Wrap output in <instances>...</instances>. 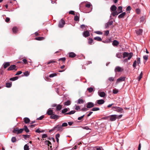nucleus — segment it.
Here are the masks:
<instances>
[{
	"instance_id": "f257e3e1",
	"label": "nucleus",
	"mask_w": 150,
	"mask_h": 150,
	"mask_svg": "<svg viewBox=\"0 0 150 150\" xmlns=\"http://www.w3.org/2000/svg\"><path fill=\"white\" fill-rule=\"evenodd\" d=\"M133 56V53L130 52L129 53L127 52H124L123 54L122 57L125 58L126 57H128V60H130Z\"/></svg>"
},
{
	"instance_id": "f03ea898",
	"label": "nucleus",
	"mask_w": 150,
	"mask_h": 150,
	"mask_svg": "<svg viewBox=\"0 0 150 150\" xmlns=\"http://www.w3.org/2000/svg\"><path fill=\"white\" fill-rule=\"evenodd\" d=\"M112 109L115 111L120 112H122L123 110V109L122 108L117 106L113 107Z\"/></svg>"
},
{
	"instance_id": "7ed1b4c3",
	"label": "nucleus",
	"mask_w": 150,
	"mask_h": 150,
	"mask_svg": "<svg viewBox=\"0 0 150 150\" xmlns=\"http://www.w3.org/2000/svg\"><path fill=\"white\" fill-rule=\"evenodd\" d=\"M125 78L126 77L125 76H121L117 80L116 83L117 84L120 82L125 81Z\"/></svg>"
},
{
	"instance_id": "20e7f679",
	"label": "nucleus",
	"mask_w": 150,
	"mask_h": 150,
	"mask_svg": "<svg viewBox=\"0 0 150 150\" xmlns=\"http://www.w3.org/2000/svg\"><path fill=\"white\" fill-rule=\"evenodd\" d=\"M65 24V22L62 19L59 23L58 26L60 28H62L63 27Z\"/></svg>"
},
{
	"instance_id": "39448f33",
	"label": "nucleus",
	"mask_w": 150,
	"mask_h": 150,
	"mask_svg": "<svg viewBox=\"0 0 150 150\" xmlns=\"http://www.w3.org/2000/svg\"><path fill=\"white\" fill-rule=\"evenodd\" d=\"M109 117L110 120L112 121L115 120L117 118V115H111Z\"/></svg>"
},
{
	"instance_id": "423d86ee",
	"label": "nucleus",
	"mask_w": 150,
	"mask_h": 150,
	"mask_svg": "<svg viewBox=\"0 0 150 150\" xmlns=\"http://www.w3.org/2000/svg\"><path fill=\"white\" fill-rule=\"evenodd\" d=\"M16 66L15 65H11L8 69V71H11L12 70H15L16 71L17 69H16Z\"/></svg>"
},
{
	"instance_id": "0eeeda50",
	"label": "nucleus",
	"mask_w": 150,
	"mask_h": 150,
	"mask_svg": "<svg viewBox=\"0 0 150 150\" xmlns=\"http://www.w3.org/2000/svg\"><path fill=\"white\" fill-rule=\"evenodd\" d=\"M62 127L61 125H58L54 127L53 130H56L57 131H61Z\"/></svg>"
},
{
	"instance_id": "6e6552de",
	"label": "nucleus",
	"mask_w": 150,
	"mask_h": 150,
	"mask_svg": "<svg viewBox=\"0 0 150 150\" xmlns=\"http://www.w3.org/2000/svg\"><path fill=\"white\" fill-rule=\"evenodd\" d=\"M123 70V69L119 66L116 67L115 69V72H119L122 71Z\"/></svg>"
},
{
	"instance_id": "1a4fd4ad",
	"label": "nucleus",
	"mask_w": 150,
	"mask_h": 150,
	"mask_svg": "<svg viewBox=\"0 0 150 150\" xmlns=\"http://www.w3.org/2000/svg\"><path fill=\"white\" fill-rule=\"evenodd\" d=\"M86 107L87 108H91L94 106V104L93 103L91 102H89L86 104Z\"/></svg>"
},
{
	"instance_id": "9d476101",
	"label": "nucleus",
	"mask_w": 150,
	"mask_h": 150,
	"mask_svg": "<svg viewBox=\"0 0 150 150\" xmlns=\"http://www.w3.org/2000/svg\"><path fill=\"white\" fill-rule=\"evenodd\" d=\"M60 117V116L58 115H55L54 114H53L50 116V117L51 119H57Z\"/></svg>"
},
{
	"instance_id": "9b49d317",
	"label": "nucleus",
	"mask_w": 150,
	"mask_h": 150,
	"mask_svg": "<svg viewBox=\"0 0 150 150\" xmlns=\"http://www.w3.org/2000/svg\"><path fill=\"white\" fill-rule=\"evenodd\" d=\"M89 32L88 31H85L83 33V36L86 37L89 36Z\"/></svg>"
},
{
	"instance_id": "f8f14e48",
	"label": "nucleus",
	"mask_w": 150,
	"mask_h": 150,
	"mask_svg": "<svg viewBox=\"0 0 150 150\" xmlns=\"http://www.w3.org/2000/svg\"><path fill=\"white\" fill-rule=\"evenodd\" d=\"M98 94L101 97H103L105 96V93L104 92H98Z\"/></svg>"
},
{
	"instance_id": "ddd939ff",
	"label": "nucleus",
	"mask_w": 150,
	"mask_h": 150,
	"mask_svg": "<svg viewBox=\"0 0 150 150\" xmlns=\"http://www.w3.org/2000/svg\"><path fill=\"white\" fill-rule=\"evenodd\" d=\"M97 102L98 104L100 105L103 104L104 103L105 101L104 100L100 99L97 100Z\"/></svg>"
},
{
	"instance_id": "4468645a",
	"label": "nucleus",
	"mask_w": 150,
	"mask_h": 150,
	"mask_svg": "<svg viewBox=\"0 0 150 150\" xmlns=\"http://www.w3.org/2000/svg\"><path fill=\"white\" fill-rule=\"evenodd\" d=\"M47 114L48 115H50L51 116L53 114V112L52 110L50 109V108H49L48 109L47 112Z\"/></svg>"
},
{
	"instance_id": "2eb2a0df",
	"label": "nucleus",
	"mask_w": 150,
	"mask_h": 150,
	"mask_svg": "<svg viewBox=\"0 0 150 150\" xmlns=\"http://www.w3.org/2000/svg\"><path fill=\"white\" fill-rule=\"evenodd\" d=\"M69 57H70L73 58L76 56V54L73 52H70L69 54Z\"/></svg>"
},
{
	"instance_id": "dca6fc26",
	"label": "nucleus",
	"mask_w": 150,
	"mask_h": 150,
	"mask_svg": "<svg viewBox=\"0 0 150 150\" xmlns=\"http://www.w3.org/2000/svg\"><path fill=\"white\" fill-rule=\"evenodd\" d=\"M126 14V13L125 12H123L120 14L118 16V18H123Z\"/></svg>"
},
{
	"instance_id": "f3484780",
	"label": "nucleus",
	"mask_w": 150,
	"mask_h": 150,
	"mask_svg": "<svg viewBox=\"0 0 150 150\" xmlns=\"http://www.w3.org/2000/svg\"><path fill=\"white\" fill-rule=\"evenodd\" d=\"M117 9V7L114 5H113L111 6L110 8L111 11H116Z\"/></svg>"
},
{
	"instance_id": "a211bd4d",
	"label": "nucleus",
	"mask_w": 150,
	"mask_h": 150,
	"mask_svg": "<svg viewBox=\"0 0 150 150\" xmlns=\"http://www.w3.org/2000/svg\"><path fill=\"white\" fill-rule=\"evenodd\" d=\"M119 42L116 40H114L112 44L114 46H117L119 44Z\"/></svg>"
},
{
	"instance_id": "6ab92c4d",
	"label": "nucleus",
	"mask_w": 150,
	"mask_h": 150,
	"mask_svg": "<svg viewBox=\"0 0 150 150\" xmlns=\"http://www.w3.org/2000/svg\"><path fill=\"white\" fill-rule=\"evenodd\" d=\"M143 32V30L141 29H139L136 30V33L138 35L141 34Z\"/></svg>"
},
{
	"instance_id": "aec40b11",
	"label": "nucleus",
	"mask_w": 150,
	"mask_h": 150,
	"mask_svg": "<svg viewBox=\"0 0 150 150\" xmlns=\"http://www.w3.org/2000/svg\"><path fill=\"white\" fill-rule=\"evenodd\" d=\"M69 110V108H65L64 109L62 110V113L64 114H65V113H66V112Z\"/></svg>"
},
{
	"instance_id": "412c9836",
	"label": "nucleus",
	"mask_w": 150,
	"mask_h": 150,
	"mask_svg": "<svg viewBox=\"0 0 150 150\" xmlns=\"http://www.w3.org/2000/svg\"><path fill=\"white\" fill-rule=\"evenodd\" d=\"M62 108V106L60 105H57L56 107V109L57 111H59Z\"/></svg>"
},
{
	"instance_id": "4be33fe9",
	"label": "nucleus",
	"mask_w": 150,
	"mask_h": 150,
	"mask_svg": "<svg viewBox=\"0 0 150 150\" xmlns=\"http://www.w3.org/2000/svg\"><path fill=\"white\" fill-rule=\"evenodd\" d=\"M45 39V38L42 37H36L35 38V39L37 40H42Z\"/></svg>"
},
{
	"instance_id": "5701e85b",
	"label": "nucleus",
	"mask_w": 150,
	"mask_h": 150,
	"mask_svg": "<svg viewBox=\"0 0 150 150\" xmlns=\"http://www.w3.org/2000/svg\"><path fill=\"white\" fill-rule=\"evenodd\" d=\"M24 121L25 123L27 124L30 121V119L28 117H25L24 118Z\"/></svg>"
},
{
	"instance_id": "b1692460",
	"label": "nucleus",
	"mask_w": 150,
	"mask_h": 150,
	"mask_svg": "<svg viewBox=\"0 0 150 150\" xmlns=\"http://www.w3.org/2000/svg\"><path fill=\"white\" fill-rule=\"evenodd\" d=\"M117 11H118L119 13H120L122 12V7L121 6H119L118 7L117 9Z\"/></svg>"
},
{
	"instance_id": "393cba45",
	"label": "nucleus",
	"mask_w": 150,
	"mask_h": 150,
	"mask_svg": "<svg viewBox=\"0 0 150 150\" xmlns=\"http://www.w3.org/2000/svg\"><path fill=\"white\" fill-rule=\"evenodd\" d=\"M4 67L5 69H6L7 68L8 66L10 65V63L9 62H6L4 64Z\"/></svg>"
},
{
	"instance_id": "a878e982",
	"label": "nucleus",
	"mask_w": 150,
	"mask_h": 150,
	"mask_svg": "<svg viewBox=\"0 0 150 150\" xmlns=\"http://www.w3.org/2000/svg\"><path fill=\"white\" fill-rule=\"evenodd\" d=\"M94 39L98 41H101L102 40L101 38L99 37H96L94 38Z\"/></svg>"
},
{
	"instance_id": "bb28decb",
	"label": "nucleus",
	"mask_w": 150,
	"mask_h": 150,
	"mask_svg": "<svg viewBox=\"0 0 150 150\" xmlns=\"http://www.w3.org/2000/svg\"><path fill=\"white\" fill-rule=\"evenodd\" d=\"M12 86L11 82L7 83H6V87L7 88H10Z\"/></svg>"
},
{
	"instance_id": "cd10ccee",
	"label": "nucleus",
	"mask_w": 150,
	"mask_h": 150,
	"mask_svg": "<svg viewBox=\"0 0 150 150\" xmlns=\"http://www.w3.org/2000/svg\"><path fill=\"white\" fill-rule=\"evenodd\" d=\"M92 5L90 2H87V3L86 4L85 6L88 8H90Z\"/></svg>"
},
{
	"instance_id": "c85d7f7f",
	"label": "nucleus",
	"mask_w": 150,
	"mask_h": 150,
	"mask_svg": "<svg viewBox=\"0 0 150 150\" xmlns=\"http://www.w3.org/2000/svg\"><path fill=\"white\" fill-rule=\"evenodd\" d=\"M71 103V101L70 100H68L64 102V105H65L68 106L70 105Z\"/></svg>"
},
{
	"instance_id": "c756f323",
	"label": "nucleus",
	"mask_w": 150,
	"mask_h": 150,
	"mask_svg": "<svg viewBox=\"0 0 150 150\" xmlns=\"http://www.w3.org/2000/svg\"><path fill=\"white\" fill-rule=\"evenodd\" d=\"M28 144L25 145L24 147V150H29V146L28 145Z\"/></svg>"
},
{
	"instance_id": "7c9ffc66",
	"label": "nucleus",
	"mask_w": 150,
	"mask_h": 150,
	"mask_svg": "<svg viewBox=\"0 0 150 150\" xmlns=\"http://www.w3.org/2000/svg\"><path fill=\"white\" fill-rule=\"evenodd\" d=\"M12 30L13 33H16L18 30V28L16 27H14L13 28Z\"/></svg>"
},
{
	"instance_id": "2f4dec72",
	"label": "nucleus",
	"mask_w": 150,
	"mask_h": 150,
	"mask_svg": "<svg viewBox=\"0 0 150 150\" xmlns=\"http://www.w3.org/2000/svg\"><path fill=\"white\" fill-rule=\"evenodd\" d=\"M116 57L118 58H121L122 57V56L120 53H118L116 54Z\"/></svg>"
},
{
	"instance_id": "473e14b6",
	"label": "nucleus",
	"mask_w": 150,
	"mask_h": 150,
	"mask_svg": "<svg viewBox=\"0 0 150 150\" xmlns=\"http://www.w3.org/2000/svg\"><path fill=\"white\" fill-rule=\"evenodd\" d=\"M115 78L113 77H109L108 78V80L109 81L112 82L114 81Z\"/></svg>"
},
{
	"instance_id": "72a5a7b5",
	"label": "nucleus",
	"mask_w": 150,
	"mask_h": 150,
	"mask_svg": "<svg viewBox=\"0 0 150 150\" xmlns=\"http://www.w3.org/2000/svg\"><path fill=\"white\" fill-rule=\"evenodd\" d=\"M75 112V110H71L69 112L65 114V115H71L74 114Z\"/></svg>"
},
{
	"instance_id": "f704fd0d",
	"label": "nucleus",
	"mask_w": 150,
	"mask_h": 150,
	"mask_svg": "<svg viewBox=\"0 0 150 150\" xmlns=\"http://www.w3.org/2000/svg\"><path fill=\"white\" fill-rule=\"evenodd\" d=\"M119 14L117 11H114L112 13L111 15H112L113 16H115L116 15H117Z\"/></svg>"
},
{
	"instance_id": "c9c22d12",
	"label": "nucleus",
	"mask_w": 150,
	"mask_h": 150,
	"mask_svg": "<svg viewBox=\"0 0 150 150\" xmlns=\"http://www.w3.org/2000/svg\"><path fill=\"white\" fill-rule=\"evenodd\" d=\"M18 77L17 76L11 78H10V80L12 81H14L18 79Z\"/></svg>"
},
{
	"instance_id": "e433bc0d",
	"label": "nucleus",
	"mask_w": 150,
	"mask_h": 150,
	"mask_svg": "<svg viewBox=\"0 0 150 150\" xmlns=\"http://www.w3.org/2000/svg\"><path fill=\"white\" fill-rule=\"evenodd\" d=\"M81 28L83 29L86 30L87 29L86 26L85 25H84L83 24L81 25Z\"/></svg>"
},
{
	"instance_id": "4c0bfd02",
	"label": "nucleus",
	"mask_w": 150,
	"mask_h": 150,
	"mask_svg": "<svg viewBox=\"0 0 150 150\" xmlns=\"http://www.w3.org/2000/svg\"><path fill=\"white\" fill-rule=\"evenodd\" d=\"M45 144L47 145L48 146H49V145H51V143L48 140L45 141Z\"/></svg>"
},
{
	"instance_id": "58836bf2",
	"label": "nucleus",
	"mask_w": 150,
	"mask_h": 150,
	"mask_svg": "<svg viewBox=\"0 0 150 150\" xmlns=\"http://www.w3.org/2000/svg\"><path fill=\"white\" fill-rule=\"evenodd\" d=\"M24 130L23 129H18V131L17 132V134H18L20 133H21L23 132Z\"/></svg>"
},
{
	"instance_id": "ea45409f",
	"label": "nucleus",
	"mask_w": 150,
	"mask_h": 150,
	"mask_svg": "<svg viewBox=\"0 0 150 150\" xmlns=\"http://www.w3.org/2000/svg\"><path fill=\"white\" fill-rule=\"evenodd\" d=\"M84 103L83 100L82 99H79L78 100V104H83Z\"/></svg>"
},
{
	"instance_id": "a19ab883",
	"label": "nucleus",
	"mask_w": 150,
	"mask_h": 150,
	"mask_svg": "<svg viewBox=\"0 0 150 150\" xmlns=\"http://www.w3.org/2000/svg\"><path fill=\"white\" fill-rule=\"evenodd\" d=\"M102 42L104 43H110V39H106L105 41H103Z\"/></svg>"
},
{
	"instance_id": "79ce46f5",
	"label": "nucleus",
	"mask_w": 150,
	"mask_h": 150,
	"mask_svg": "<svg viewBox=\"0 0 150 150\" xmlns=\"http://www.w3.org/2000/svg\"><path fill=\"white\" fill-rule=\"evenodd\" d=\"M22 136L24 137V138L26 139L27 138H29L30 137V135H24L23 134Z\"/></svg>"
},
{
	"instance_id": "37998d69",
	"label": "nucleus",
	"mask_w": 150,
	"mask_h": 150,
	"mask_svg": "<svg viewBox=\"0 0 150 150\" xmlns=\"http://www.w3.org/2000/svg\"><path fill=\"white\" fill-rule=\"evenodd\" d=\"M100 110V108H97V107H94V108H93L92 110L93 111H98V110Z\"/></svg>"
},
{
	"instance_id": "c03bdc74",
	"label": "nucleus",
	"mask_w": 150,
	"mask_h": 150,
	"mask_svg": "<svg viewBox=\"0 0 150 150\" xmlns=\"http://www.w3.org/2000/svg\"><path fill=\"white\" fill-rule=\"evenodd\" d=\"M24 129L25 131L26 132H29V129H28L27 126L26 125H25L24 126Z\"/></svg>"
},
{
	"instance_id": "a18cd8bd",
	"label": "nucleus",
	"mask_w": 150,
	"mask_h": 150,
	"mask_svg": "<svg viewBox=\"0 0 150 150\" xmlns=\"http://www.w3.org/2000/svg\"><path fill=\"white\" fill-rule=\"evenodd\" d=\"M57 75V74L56 73H52V74H50L49 75V77L50 78H52L55 76H56Z\"/></svg>"
},
{
	"instance_id": "49530a36",
	"label": "nucleus",
	"mask_w": 150,
	"mask_h": 150,
	"mask_svg": "<svg viewBox=\"0 0 150 150\" xmlns=\"http://www.w3.org/2000/svg\"><path fill=\"white\" fill-rule=\"evenodd\" d=\"M87 90L88 91L89 93L92 92L93 90V88L92 87H90L87 88Z\"/></svg>"
},
{
	"instance_id": "de8ad7c7",
	"label": "nucleus",
	"mask_w": 150,
	"mask_h": 150,
	"mask_svg": "<svg viewBox=\"0 0 150 150\" xmlns=\"http://www.w3.org/2000/svg\"><path fill=\"white\" fill-rule=\"evenodd\" d=\"M74 20L76 21H79V17L78 16H77V15L75 16H74Z\"/></svg>"
},
{
	"instance_id": "09e8293b",
	"label": "nucleus",
	"mask_w": 150,
	"mask_h": 150,
	"mask_svg": "<svg viewBox=\"0 0 150 150\" xmlns=\"http://www.w3.org/2000/svg\"><path fill=\"white\" fill-rule=\"evenodd\" d=\"M11 141L14 143L16 141V138L15 137H13L11 139Z\"/></svg>"
},
{
	"instance_id": "8fccbe9b",
	"label": "nucleus",
	"mask_w": 150,
	"mask_h": 150,
	"mask_svg": "<svg viewBox=\"0 0 150 150\" xmlns=\"http://www.w3.org/2000/svg\"><path fill=\"white\" fill-rule=\"evenodd\" d=\"M109 26H110L109 24H108V22L106 23L105 24V28L107 29L108 28Z\"/></svg>"
},
{
	"instance_id": "3c124183",
	"label": "nucleus",
	"mask_w": 150,
	"mask_h": 150,
	"mask_svg": "<svg viewBox=\"0 0 150 150\" xmlns=\"http://www.w3.org/2000/svg\"><path fill=\"white\" fill-rule=\"evenodd\" d=\"M24 75L25 76H28L29 75V74L28 71H26L24 73Z\"/></svg>"
},
{
	"instance_id": "603ef678",
	"label": "nucleus",
	"mask_w": 150,
	"mask_h": 150,
	"mask_svg": "<svg viewBox=\"0 0 150 150\" xmlns=\"http://www.w3.org/2000/svg\"><path fill=\"white\" fill-rule=\"evenodd\" d=\"M108 22V24H109L110 26L112 25L113 23V21H112L109 20Z\"/></svg>"
},
{
	"instance_id": "864d4df0",
	"label": "nucleus",
	"mask_w": 150,
	"mask_h": 150,
	"mask_svg": "<svg viewBox=\"0 0 150 150\" xmlns=\"http://www.w3.org/2000/svg\"><path fill=\"white\" fill-rule=\"evenodd\" d=\"M93 41V40L92 39H89V41H88V43L90 45H91L92 44V43Z\"/></svg>"
},
{
	"instance_id": "5fc2aeb1",
	"label": "nucleus",
	"mask_w": 150,
	"mask_h": 150,
	"mask_svg": "<svg viewBox=\"0 0 150 150\" xmlns=\"http://www.w3.org/2000/svg\"><path fill=\"white\" fill-rule=\"evenodd\" d=\"M18 129L17 128H16L15 129H14L13 131V132L14 133H16L17 134V132L18 131Z\"/></svg>"
},
{
	"instance_id": "6e6d98bb",
	"label": "nucleus",
	"mask_w": 150,
	"mask_h": 150,
	"mask_svg": "<svg viewBox=\"0 0 150 150\" xmlns=\"http://www.w3.org/2000/svg\"><path fill=\"white\" fill-rule=\"evenodd\" d=\"M112 92L114 94H117L118 92V91L117 89H113Z\"/></svg>"
},
{
	"instance_id": "4d7b16f0",
	"label": "nucleus",
	"mask_w": 150,
	"mask_h": 150,
	"mask_svg": "<svg viewBox=\"0 0 150 150\" xmlns=\"http://www.w3.org/2000/svg\"><path fill=\"white\" fill-rule=\"evenodd\" d=\"M75 109L78 111L80 110V107L79 106H76Z\"/></svg>"
},
{
	"instance_id": "13d9d810",
	"label": "nucleus",
	"mask_w": 150,
	"mask_h": 150,
	"mask_svg": "<svg viewBox=\"0 0 150 150\" xmlns=\"http://www.w3.org/2000/svg\"><path fill=\"white\" fill-rule=\"evenodd\" d=\"M88 110L87 108H84L81 109V110L83 111H86Z\"/></svg>"
},
{
	"instance_id": "bf43d9fd",
	"label": "nucleus",
	"mask_w": 150,
	"mask_h": 150,
	"mask_svg": "<svg viewBox=\"0 0 150 150\" xmlns=\"http://www.w3.org/2000/svg\"><path fill=\"white\" fill-rule=\"evenodd\" d=\"M55 62V61H54V60H51L47 63V64H50V63H54Z\"/></svg>"
},
{
	"instance_id": "052dcab7",
	"label": "nucleus",
	"mask_w": 150,
	"mask_h": 150,
	"mask_svg": "<svg viewBox=\"0 0 150 150\" xmlns=\"http://www.w3.org/2000/svg\"><path fill=\"white\" fill-rule=\"evenodd\" d=\"M137 63V61L136 60H135L133 64V66L135 68L136 67Z\"/></svg>"
},
{
	"instance_id": "680f3d73",
	"label": "nucleus",
	"mask_w": 150,
	"mask_h": 150,
	"mask_svg": "<svg viewBox=\"0 0 150 150\" xmlns=\"http://www.w3.org/2000/svg\"><path fill=\"white\" fill-rule=\"evenodd\" d=\"M131 10V8L130 6H128L126 9L127 11H129Z\"/></svg>"
},
{
	"instance_id": "e2e57ef3",
	"label": "nucleus",
	"mask_w": 150,
	"mask_h": 150,
	"mask_svg": "<svg viewBox=\"0 0 150 150\" xmlns=\"http://www.w3.org/2000/svg\"><path fill=\"white\" fill-rule=\"evenodd\" d=\"M69 13L70 14H71L73 15H75L74 11H70L69 12Z\"/></svg>"
},
{
	"instance_id": "0e129e2a",
	"label": "nucleus",
	"mask_w": 150,
	"mask_h": 150,
	"mask_svg": "<svg viewBox=\"0 0 150 150\" xmlns=\"http://www.w3.org/2000/svg\"><path fill=\"white\" fill-rule=\"evenodd\" d=\"M148 56L147 55H145L143 56V58L145 60H147L148 59Z\"/></svg>"
},
{
	"instance_id": "69168bd1",
	"label": "nucleus",
	"mask_w": 150,
	"mask_h": 150,
	"mask_svg": "<svg viewBox=\"0 0 150 150\" xmlns=\"http://www.w3.org/2000/svg\"><path fill=\"white\" fill-rule=\"evenodd\" d=\"M67 125H68L67 124V123L64 122L62 124V125L61 126H62V127H66L67 126Z\"/></svg>"
},
{
	"instance_id": "338daca9",
	"label": "nucleus",
	"mask_w": 150,
	"mask_h": 150,
	"mask_svg": "<svg viewBox=\"0 0 150 150\" xmlns=\"http://www.w3.org/2000/svg\"><path fill=\"white\" fill-rule=\"evenodd\" d=\"M137 62L138 64L140 63V58H137Z\"/></svg>"
},
{
	"instance_id": "774afa93",
	"label": "nucleus",
	"mask_w": 150,
	"mask_h": 150,
	"mask_svg": "<svg viewBox=\"0 0 150 150\" xmlns=\"http://www.w3.org/2000/svg\"><path fill=\"white\" fill-rule=\"evenodd\" d=\"M22 73L21 71H19L15 74L16 75H18L21 74Z\"/></svg>"
}]
</instances>
